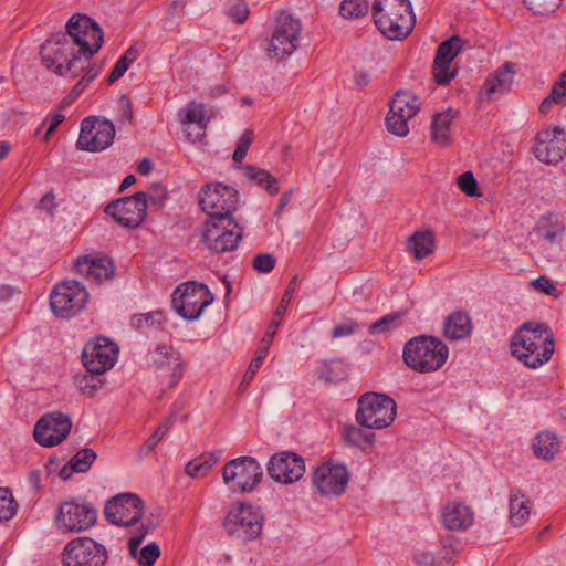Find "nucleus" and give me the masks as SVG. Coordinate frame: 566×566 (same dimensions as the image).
Wrapping results in <instances>:
<instances>
[{"label":"nucleus","instance_id":"obj_1","mask_svg":"<svg viewBox=\"0 0 566 566\" xmlns=\"http://www.w3.org/2000/svg\"><path fill=\"white\" fill-rule=\"evenodd\" d=\"M555 350L554 333L546 323L525 322L511 336L510 352L524 366L537 369L548 363Z\"/></svg>","mask_w":566,"mask_h":566},{"label":"nucleus","instance_id":"obj_2","mask_svg":"<svg viewBox=\"0 0 566 566\" xmlns=\"http://www.w3.org/2000/svg\"><path fill=\"white\" fill-rule=\"evenodd\" d=\"M448 357L447 344L442 339L429 335L410 338L402 349L405 364L420 374H430L441 369Z\"/></svg>","mask_w":566,"mask_h":566},{"label":"nucleus","instance_id":"obj_3","mask_svg":"<svg viewBox=\"0 0 566 566\" xmlns=\"http://www.w3.org/2000/svg\"><path fill=\"white\" fill-rule=\"evenodd\" d=\"M44 65L53 73L75 78L90 66V61L82 56L67 35L55 33L45 41L41 49Z\"/></svg>","mask_w":566,"mask_h":566},{"label":"nucleus","instance_id":"obj_4","mask_svg":"<svg viewBox=\"0 0 566 566\" xmlns=\"http://www.w3.org/2000/svg\"><path fill=\"white\" fill-rule=\"evenodd\" d=\"M373 17L378 30L389 40L406 38L416 22L409 0H376Z\"/></svg>","mask_w":566,"mask_h":566},{"label":"nucleus","instance_id":"obj_5","mask_svg":"<svg viewBox=\"0 0 566 566\" xmlns=\"http://www.w3.org/2000/svg\"><path fill=\"white\" fill-rule=\"evenodd\" d=\"M264 516L260 507L247 502L232 503L222 526L226 533L239 541L256 539L263 530Z\"/></svg>","mask_w":566,"mask_h":566},{"label":"nucleus","instance_id":"obj_6","mask_svg":"<svg viewBox=\"0 0 566 566\" xmlns=\"http://www.w3.org/2000/svg\"><path fill=\"white\" fill-rule=\"evenodd\" d=\"M243 229L233 214L208 218L201 228V241L214 253H226L238 248Z\"/></svg>","mask_w":566,"mask_h":566},{"label":"nucleus","instance_id":"obj_7","mask_svg":"<svg viewBox=\"0 0 566 566\" xmlns=\"http://www.w3.org/2000/svg\"><path fill=\"white\" fill-rule=\"evenodd\" d=\"M397 417V405L384 394L367 392L358 399L357 422L367 429L381 430L389 427Z\"/></svg>","mask_w":566,"mask_h":566},{"label":"nucleus","instance_id":"obj_8","mask_svg":"<svg viewBox=\"0 0 566 566\" xmlns=\"http://www.w3.org/2000/svg\"><path fill=\"white\" fill-rule=\"evenodd\" d=\"M262 479V465L250 455L232 459L222 470V481L233 493H250L256 489Z\"/></svg>","mask_w":566,"mask_h":566},{"label":"nucleus","instance_id":"obj_9","mask_svg":"<svg viewBox=\"0 0 566 566\" xmlns=\"http://www.w3.org/2000/svg\"><path fill=\"white\" fill-rule=\"evenodd\" d=\"M302 30L298 19L286 12L280 13L268 41L266 54L281 60L291 56L300 45Z\"/></svg>","mask_w":566,"mask_h":566},{"label":"nucleus","instance_id":"obj_10","mask_svg":"<svg viewBox=\"0 0 566 566\" xmlns=\"http://www.w3.org/2000/svg\"><path fill=\"white\" fill-rule=\"evenodd\" d=\"M212 302L213 295L208 286L195 281L179 284L171 296L176 312L190 322L197 321Z\"/></svg>","mask_w":566,"mask_h":566},{"label":"nucleus","instance_id":"obj_11","mask_svg":"<svg viewBox=\"0 0 566 566\" xmlns=\"http://www.w3.org/2000/svg\"><path fill=\"white\" fill-rule=\"evenodd\" d=\"M69 41L72 42L76 51L90 61L103 44V31L99 25L85 14H74L70 18L66 25Z\"/></svg>","mask_w":566,"mask_h":566},{"label":"nucleus","instance_id":"obj_12","mask_svg":"<svg viewBox=\"0 0 566 566\" xmlns=\"http://www.w3.org/2000/svg\"><path fill=\"white\" fill-rule=\"evenodd\" d=\"M97 510L84 500L62 502L55 513L56 528L63 533H81L93 527L97 521Z\"/></svg>","mask_w":566,"mask_h":566},{"label":"nucleus","instance_id":"obj_13","mask_svg":"<svg viewBox=\"0 0 566 566\" xmlns=\"http://www.w3.org/2000/svg\"><path fill=\"white\" fill-rule=\"evenodd\" d=\"M421 108L420 98L411 91H398L389 103L386 128L389 133L405 137L409 134V123Z\"/></svg>","mask_w":566,"mask_h":566},{"label":"nucleus","instance_id":"obj_14","mask_svg":"<svg viewBox=\"0 0 566 566\" xmlns=\"http://www.w3.org/2000/svg\"><path fill=\"white\" fill-rule=\"evenodd\" d=\"M88 300L86 289L77 281L66 280L57 284L50 294V307L54 315L71 318L81 313Z\"/></svg>","mask_w":566,"mask_h":566},{"label":"nucleus","instance_id":"obj_15","mask_svg":"<svg viewBox=\"0 0 566 566\" xmlns=\"http://www.w3.org/2000/svg\"><path fill=\"white\" fill-rule=\"evenodd\" d=\"M199 206L209 218L230 216L239 206V192L223 182H209L199 192Z\"/></svg>","mask_w":566,"mask_h":566},{"label":"nucleus","instance_id":"obj_16","mask_svg":"<svg viewBox=\"0 0 566 566\" xmlns=\"http://www.w3.org/2000/svg\"><path fill=\"white\" fill-rule=\"evenodd\" d=\"M349 479L347 465L326 461L314 469L312 483L322 496L337 497L346 491Z\"/></svg>","mask_w":566,"mask_h":566},{"label":"nucleus","instance_id":"obj_17","mask_svg":"<svg viewBox=\"0 0 566 566\" xmlns=\"http://www.w3.org/2000/svg\"><path fill=\"white\" fill-rule=\"evenodd\" d=\"M115 138V127L108 119L97 116L86 117L81 123L77 148L96 153L111 147Z\"/></svg>","mask_w":566,"mask_h":566},{"label":"nucleus","instance_id":"obj_18","mask_svg":"<svg viewBox=\"0 0 566 566\" xmlns=\"http://www.w3.org/2000/svg\"><path fill=\"white\" fill-rule=\"evenodd\" d=\"M106 547L90 537H76L63 549L64 566H105Z\"/></svg>","mask_w":566,"mask_h":566},{"label":"nucleus","instance_id":"obj_19","mask_svg":"<svg viewBox=\"0 0 566 566\" xmlns=\"http://www.w3.org/2000/svg\"><path fill=\"white\" fill-rule=\"evenodd\" d=\"M118 353L116 343L105 336H98L84 346L82 359L88 373L102 375L114 367Z\"/></svg>","mask_w":566,"mask_h":566},{"label":"nucleus","instance_id":"obj_20","mask_svg":"<svg viewBox=\"0 0 566 566\" xmlns=\"http://www.w3.org/2000/svg\"><path fill=\"white\" fill-rule=\"evenodd\" d=\"M144 502L133 493H122L105 504V518L113 525L129 527L139 522L144 513Z\"/></svg>","mask_w":566,"mask_h":566},{"label":"nucleus","instance_id":"obj_21","mask_svg":"<svg viewBox=\"0 0 566 566\" xmlns=\"http://www.w3.org/2000/svg\"><path fill=\"white\" fill-rule=\"evenodd\" d=\"M266 470L269 476L276 483L291 485L303 478L305 461L297 453L281 451L270 458Z\"/></svg>","mask_w":566,"mask_h":566},{"label":"nucleus","instance_id":"obj_22","mask_svg":"<svg viewBox=\"0 0 566 566\" xmlns=\"http://www.w3.org/2000/svg\"><path fill=\"white\" fill-rule=\"evenodd\" d=\"M105 212L124 227L137 228L147 217V195L120 198L107 205Z\"/></svg>","mask_w":566,"mask_h":566},{"label":"nucleus","instance_id":"obj_23","mask_svg":"<svg viewBox=\"0 0 566 566\" xmlns=\"http://www.w3.org/2000/svg\"><path fill=\"white\" fill-rule=\"evenodd\" d=\"M72 429L71 418L62 412L42 416L34 426L33 436L42 447H54L66 439Z\"/></svg>","mask_w":566,"mask_h":566},{"label":"nucleus","instance_id":"obj_24","mask_svg":"<svg viewBox=\"0 0 566 566\" xmlns=\"http://www.w3.org/2000/svg\"><path fill=\"white\" fill-rule=\"evenodd\" d=\"M534 154L545 164L559 163L566 154V132L560 127L538 132Z\"/></svg>","mask_w":566,"mask_h":566},{"label":"nucleus","instance_id":"obj_25","mask_svg":"<svg viewBox=\"0 0 566 566\" xmlns=\"http://www.w3.org/2000/svg\"><path fill=\"white\" fill-rule=\"evenodd\" d=\"M74 268L77 274L96 284L112 279L115 273L112 260L99 253L81 255Z\"/></svg>","mask_w":566,"mask_h":566},{"label":"nucleus","instance_id":"obj_26","mask_svg":"<svg viewBox=\"0 0 566 566\" xmlns=\"http://www.w3.org/2000/svg\"><path fill=\"white\" fill-rule=\"evenodd\" d=\"M150 364L158 370L171 378L170 384L175 385L184 374L185 366L181 355L174 347L158 345L149 352Z\"/></svg>","mask_w":566,"mask_h":566},{"label":"nucleus","instance_id":"obj_27","mask_svg":"<svg viewBox=\"0 0 566 566\" xmlns=\"http://www.w3.org/2000/svg\"><path fill=\"white\" fill-rule=\"evenodd\" d=\"M461 48L462 41L459 36H451L439 45L433 64L434 80L438 84L447 85L455 77V72H452L450 66Z\"/></svg>","mask_w":566,"mask_h":566},{"label":"nucleus","instance_id":"obj_28","mask_svg":"<svg viewBox=\"0 0 566 566\" xmlns=\"http://www.w3.org/2000/svg\"><path fill=\"white\" fill-rule=\"evenodd\" d=\"M442 525L451 532H465L474 522L473 509L462 501L447 503L440 514Z\"/></svg>","mask_w":566,"mask_h":566},{"label":"nucleus","instance_id":"obj_29","mask_svg":"<svg viewBox=\"0 0 566 566\" xmlns=\"http://www.w3.org/2000/svg\"><path fill=\"white\" fill-rule=\"evenodd\" d=\"M146 534L147 527L142 524L139 532L133 535L128 541L129 554L140 566H154L160 556V547L156 542H151L139 548Z\"/></svg>","mask_w":566,"mask_h":566},{"label":"nucleus","instance_id":"obj_30","mask_svg":"<svg viewBox=\"0 0 566 566\" xmlns=\"http://www.w3.org/2000/svg\"><path fill=\"white\" fill-rule=\"evenodd\" d=\"M178 119L184 127L189 125H195L197 127L198 132L195 137L191 138V140L195 142L205 136V130L210 120V116L207 113L205 104L191 101L186 107L178 112Z\"/></svg>","mask_w":566,"mask_h":566},{"label":"nucleus","instance_id":"obj_31","mask_svg":"<svg viewBox=\"0 0 566 566\" xmlns=\"http://www.w3.org/2000/svg\"><path fill=\"white\" fill-rule=\"evenodd\" d=\"M515 75L514 64L505 63L500 66L492 75H490L484 85L483 90L489 99L507 93L512 86Z\"/></svg>","mask_w":566,"mask_h":566},{"label":"nucleus","instance_id":"obj_32","mask_svg":"<svg viewBox=\"0 0 566 566\" xmlns=\"http://www.w3.org/2000/svg\"><path fill=\"white\" fill-rule=\"evenodd\" d=\"M455 117L457 112L452 108H447L432 116L430 135L434 144L443 147L451 143Z\"/></svg>","mask_w":566,"mask_h":566},{"label":"nucleus","instance_id":"obj_33","mask_svg":"<svg viewBox=\"0 0 566 566\" xmlns=\"http://www.w3.org/2000/svg\"><path fill=\"white\" fill-rule=\"evenodd\" d=\"M531 447L535 458L549 462L560 452L562 441L554 431L542 430L532 439Z\"/></svg>","mask_w":566,"mask_h":566},{"label":"nucleus","instance_id":"obj_34","mask_svg":"<svg viewBox=\"0 0 566 566\" xmlns=\"http://www.w3.org/2000/svg\"><path fill=\"white\" fill-rule=\"evenodd\" d=\"M533 511L531 499L518 490H512L509 497V521L515 527L523 526Z\"/></svg>","mask_w":566,"mask_h":566},{"label":"nucleus","instance_id":"obj_35","mask_svg":"<svg viewBox=\"0 0 566 566\" xmlns=\"http://www.w3.org/2000/svg\"><path fill=\"white\" fill-rule=\"evenodd\" d=\"M473 329L471 317L468 313L455 311L451 313L443 324V334L450 340L468 338Z\"/></svg>","mask_w":566,"mask_h":566},{"label":"nucleus","instance_id":"obj_36","mask_svg":"<svg viewBox=\"0 0 566 566\" xmlns=\"http://www.w3.org/2000/svg\"><path fill=\"white\" fill-rule=\"evenodd\" d=\"M436 247L434 234L431 230H418L407 240L406 249L416 261H420L432 254Z\"/></svg>","mask_w":566,"mask_h":566},{"label":"nucleus","instance_id":"obj_37","mask_svg":"<svg viewBox=\"0 0 566 566\" xmlns=\"http://www.w3.org/2000/svg\"><path fill=\"white\" fill-rule=\"evenodd\" d=\"M566 227L556 216L543 217L537 227V234L551 244H560L565 235Z\"/></svg>","mask_w":566,"mask_h":566},{"label":"nucleus","instance_id":"obj_38","mask_svg":"<svg viewBox=\"0 0 566 566\" xmlns=\"http://www.w3.org/2000/svg\"><path fill=\"white\" fill-rule=\"evenodd\" d=\"M342 439L347 447L366 449L375 442V436L365 429L354 424L345 426L342 430Z\"/></svg>","mask_w":566,"mask_h":566},{"label":"nucleus","instance_id":"obj_39","mask_svg":"<svg viewBox=\"0 0 566 566\" xmlns=\"http://www.w3.org/2000/svg\"><path fill=\"white\" fill-rule=\"evenodd\" d=\"M219 458L214 454H203L189 461L186 465V473L193 479L206 476L217 464Z\"/></svg>","mask_w":566,"mask_h":566},{"label":"nucleus","instance_id":"obj_40","mask_svg":"<svg viewBox=\"0 0 566 566\" xmlns=\"http://www.w3.org/2000/svg\"><path fill=\"white\" fill-rule=\"evenodd\" d=\"M245 176L251 180H254L260 187L264 188L268 193L272 196L279 193V181L269 171L253 166H248L245 168Z\"/></svg>","mask_w":566,"mask_h":566},{"label":"nucleus","instance_id":"obj_41","mask_svg":"<svg viewBox=\"0 0 566 566\" xmlns=\"http://www.w3.org/2000/svg\"><path fill=\"white\" fill-rule=\"evenodd\" d=\"M137 56H138L137 49L134 46L128 48L124 52V54L119 57V60L116 62L112 72L109 73L108 82L113 83V82L119 80L127 72V70L133 64V62L137 59Z\"/></svg>","mask_w":566,"mask_h":566},{"label":"nucleus","instance_id":"obj_42","mask_svg":"<svg viewBox=\"0 0 566 566\" xmlns=\"http://www.w3.org/2000/svg\"><path fill=\"white\" fill-rule=\"evenodd\" d=\"M368 10L367 0H343L339 6V14L344 19H359L367 14Z\"/></svg>","mask_w":566,"mask_h":566},{"label":"nucleus","instance_id":"obj_43","mask_svg":"<svg viewBox=\"0 0 566 566\" xmlns=\"http://www.w3.org/2000/svg\"><path fill=\"white\" fill-rule=\"evenodd\" d=\"M171 426L172 419L167 418L166 420H164L156 428L154 433L140 447L139 453L142 455H148L157 447V444L165 438Z\"/></svg>","mask_w":566,"mask_h":566},{"label":"nucleus","instance_id":"obj_44","mask_svg":"<svg viewBox=\"0 0 566 566\" xmlns=\"http://www.w3.org/2000/svg\"><path fill=\"white\" fill-rule=\"evenodd\" d=\"M266 355H268V353H265L264 349H259V348L256 349L254 357L250 361V365H249L248 369L245 370L243 378L239 385L238 389L240 392H243L248 389L249 385L251 384V381L255 377L256 373L261 368Z\"/></svg>","mask_w":566,"mask_h":566},{"label":"nucleus","instance_id":"obj_45","mask_svg":"<svg viewBox=\"0 0 566 566\" xmlns=\"http://www.w3.org/2000/svg\"><path fill=\"white\" fill-rule=\"evenodd\" d=\"M566 98V72L560 80L552 87L551 94L542 102L539 109L547 113L553 104H562Z\"/></svg>","mask_w":566,"mask_h":566},{"label":"nucleus","instance_id":"obj_46","mask_svg":"<svg viewBox=\"0 0 566 566\" xmlns=\"http://www.w3.org/2000/svg\"><path fill=\"white\" fill-rule=\"evenodd\" d=\"M77 389L87 397H93L102 388V381L95 377V374L77 375L75 377Z\"/></svg>","mask_w":566,"mask_h":566},{"label":"nucleus","instance_id":"obj_47","mask_svg":"<svg viewBox=\"0 0 566 566\" xmlns=\"http://www.w3.org/2000/svg\"><path fill=\"white\" fill-rule=\"evenodd\" d=\"M17 509L18 504L12 493L6 488H0V522L11 520Z\"/></svg>","mask_w":566,"mask_h":566},{"label":"nucleus","instance_id":"obj_48","mask_svg":"<svg viewBox=\"0 0 566 566\" xmlns=\"http://www.w3.org/2000/svg\"><path fill=\"white\" fill-rule=\"evenodd\" d=\"M96 459L92 449H82L71 459V470L74 472H86Z\"/></svg>","mask_w":566,"mask_h":566},{"label":"nucleus","instance_id":"obj_49","mask_svg":"<svg viewBox=\"0 0 566 566\" xmlns=\"http://www.w3.org/2000/svg\"><path fill=\"white\" fill-rule=\"evenodd\" d=\"M524 2L534 14L546 15L555 12L562 0H524Z\"/></svg>","mask_w":566,"mask_h":566},{"label":"nucleus","instance_id":"obj_50","mask_svg":"<svg viewBox=\"0 0 566 566\" xmlns=\"http://www.w3.org/2000/svg\"><path fill=\"white\" fill-rule=\"evenodd\" d=\"M227 13L234 22L243 23L249 18L250 10L244 0H230L227 7Z\"/></svg>","mask_w":566,"mask_h":566},{"label":"nucleus","instance_id":"obj_51","mask_svg":"<svg viewBox=\"0 0 566 566\" xmlns=\"http://www.w3.org/2000/svg\"><path fill=\"white\" fill-rule=\"evenodd\" d=\"M459 188L467 196L475 197L479 196L478 192V181L472 171H464L458 177L457 181Z\"/></svg>","mask_w":566,"mask_h":566},{"label":"nucleus","instance_id":"obj_52","mask_svg":"<svg viewBox=\"0 0 566 566\" xmlns=\"http://www.w3.org/2000/svg\"><path fill=\"white\" fill-rule=\"evenodd\" d=\"M358 327L359 325L356 321L347 318L344 322L335 325L329 335L332 338L349 337L357 332Z\"/></svg>","mask_w":566,"mask_h":566},{"label":"nucleus","instance_id":"obj_53","mask_svg":"<svg viewBox=\"0 0 566 566\" xmlns=\"http://www.w3.org/2000/svg\"><path fill=\"white\" fill-rule=\"evenodd\" d=\"M253 142V133L251 130H244L240 136L237 148L233 153V160L235 163H241Z\"/></svg>","mask_w":566,"mask_h":566},{"label":"nucleus","instance_id":"obj_54","mask_svg":"<svg viewBox=\"0 0 566 566\" xmlns=\"http://www.w3.org/2000/svg\"><path fill=\"white\" fill-rule=\"evenodd\" d=\"M83 73L80 81L75 84V86L72 90V95L77 97L88 85L98 75L99 70L92 67L91 65L85 70L82 71Z\"/></svg>","mask_w":566,"mask_h":566},{"label":"nucleus","instance_id":"obj_55","mask_svg":"<svg viewBox=\"0 0 566 566\" xmlns=\"http://www.w3.org/2000/svg\"><path fill=\"white\" fill-rule=\"evenodd\" d=\"M276 260L270 253L258 254L253 260V268L260 273H270L275 266Z\"/></svg>","mask_w":566,"mask_h":566},{"label":"nucleus","instance_id":"obj_56","mask_svg":"<svg viewBox=\"0 0 566 566\" xmlns=\"http://www.w3.org/2000/svg\"><path fill=\"white\" fill-rule=\"evenodd\" d=\"M399 315L397 313L388 314L377 319L370 325L369 332L371 334H380L388 329H390V325H392Z\"/></svg>","mask_w":566,"mask_h":566},{"label":"nucleus","instance_id":"obj_57","mask_svg":"<svg viewBox=\"0 0 566 566\" xmlns=\"http://www.w3.org/2000/svg\"><path fill=\"white\" fill-rule=\"evenodd\" d=\"M413 562L417 566H438V559L434 554L427 549H416L413 552Z\"/></svg>","mask_w":566,"mask_h":566},{"label":"nucleus","instance_id":"obj_58","mask_svg":"<svg viewBox=\"0 0 566 566\" xmlns=\"http://www.w3.org/2000/svg\"><path fill=\"white\" fill-rule=\"evenodd\" d=\"M281 319L279 317H274L271 323L268 326V329L265 332V335L263 336L261 340V346L259 349H264L265 353L269 352L270 346L272 345V342L274 339V336L276 335V331L279 325L281 324Z\"/></svg>","mask_w":566,"mask_h":566},{"label":"nucleus","instance_id":"obj_59","mask_svg":"<svg viewBox=\"0 0 566 566\" xmlns=\"http://www.w3.org/2000/svg\"><path fill=\"white\" fill-rule=\"evenodd\" d=\"M531 285L539 292H543L546 295H553L556 291V286L553 281L546 276H539L531 282Z\"/></svg>","mask_w":566,"mask_h":566},{"label":"nucleus","instance_id":"obj_60","mask_svg":"<svg viewBox=\"0 0 566 566\" xmlns=\"http://www.w3.org/2000/svg\"><path fill=\"white\" fill-rule=\"evenodd\" d=\"M65 116L62 113L49 114L45 122H48V129L44 138L48 139L53 132L63 123Z\"/></svg>","mask_w":566,"mask_h":566},{"label":"nucleus","instance_id":"obj_61","mask_svg":"<svg viewBox=\"0 0 566 566\" xmlns=\"http://www.w3.org/2000/svg\"><path fill=\"white\" fill-rule=\"evenodd\" d=\"M458 544L452 538L442 539V558L446 560H451L458 554Z\"/></svg>","mask_w":566,"mask_h":566},{"label":"nucleus","instance_id":"obj_62","mask_svg":"<svg viewBox=\"0 0 566 566\" xmlns=\"http://www.w3.org/2000/svg\"><path fill=\"white\" fill-rule=\"evenodd\" d=\"M293 287L289 286L284 294L282 295V298L280 301V304L279 306L276 307V311H275V316L279 317V318H282L286 311H287V307H289V304L291 303L292 301V297H293Z\"/></svg>","mask_w":566,"mask_h":566},{"label":"nucleus","instance_id":"obj_63","mask_svg":"<svg viewBox=\"0 0 566 566\" xmlns=\"http://www.w3.org/2000/svg\"><path fill=\"white\" fill-rule=\"evenodd\" d=\"M291 192H284L281 198H280V201H279V205L275 209V212L274 214L277 217L282 213V211L284 210V208L290 203L291 201Z\"/></svg>","mask_w":566,"mask_h":566},{"label":"nucleus","instance_id":"obj_64","mask_svg":"<svg viewBox=\"0 0 566 566\" xmlns=\"http://www.w3.org/2000/svg\"><path fill=\"white\" fill-rule=\"evenodd\" d=\"M151 170H153V163H151V160H150V159L145 158V159H143V160L138 164L137 171H138L140 175L146 176V175H148Z\"/></svg>","mask_w":566,"mask_h":566}]
</instances>
